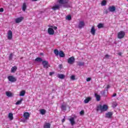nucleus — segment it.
<instances>
[{
    "label": "nucleus",
    "instance_id": "obj_44",
    "mask_svg": "<svg viewBox=\"0 0 128 128\" xmlns=\"http://www.w3.org/2000/svg\"><path fill=\"white\" fill-rule=\"evenodd\" d=\"M110 58V55H108V54L105 55L106 58Z\"/></svg>",
    "mask_w": 128,
    "mask_h": 128
},
{
    "label": "nucleus",
    "instance_id": "obj_35",
    "mask_svg": "<svg viewBox=\"0 0 128 128\" xmlns=\"http://www.w3.org/2000/svg\"><path fill=\"white\" fill-rule=\"evenodd\" d=\"M66 20H72V16L70 15H68L66 17Z\"/></svg>",
    "mask_w": 128,
    "mask_h": 128
},
{
    "label": "nucleus",
    "instance_id": "obj_29",
    "mask_svg": "<svg viewBox=\"0 0 128 128\" xmlns=\"http://www.w3.org/2000/svg\"><path fill=\"white\" fill-rule=\"evenodd\" d=\"M54 54H55L56 56H58L60 54V52H58V49H55L54 50Z\"/></svg>",
    "mask_w": 128,
    "mask_h": 128
},
{
    "label": "nucleus",
    "instance_id": "obj_41",
    "mask_svg": "<svg viewBox=\"0 0 128 128\" xmlns=\"http://www.w3.org/2000/svg\"><path fill=\"white\" fill-rule=\"evenodd\" d=\"M50 28H53L54 30H58V27L56 26H50Z\"/></svg>",
    "mask_w": 128,
    "mask_h": 128
},
{
    "label": "nucleus",
    "instance_id": "obj_5",
    "mask_svg": "<svg viewBox=\"0 0 128 128\" xmlns=\"http://www.w3.org/2000/svg\"><path fill=\"white\" fill-rule=\"evenodd\" d=\"M60 8H62V4H56L52 6V10H60Z\"/></svg>",
    "mask_w": 128,
    "mask_h": 128
},
{
    "label": "nucleus",
    "instance_id": "obj_33",
    "mask_svg": "<svg viewBox=\"0 0 128 128\" xmlns=\"http://www.w3.org/2000/svg\"><path fill=\"white\" fill-rule=\"evenodd\" d=\"M40 114H45L46 110H44V109L40 110Z\"/></svg>",
    "mask_w": 128,
    "mask_h": 128
},
{
    "label": "nucleus",
    "instance_id": "obj_32",
    "mask_svg": "<svg viewBox=\"0 0 128 128\" xmlns=\"http://www.w3.org/2000/svg\"><path fill=\"white\" fill-rule=\"evenodd\" d=\"M78 66H84V62H78Z\"/></svg>",
    "mask_w": 128,
    "mask_h": 128
},
{
    "label": "nucleus",
    "instance_id": "obj_18",
    "mask_svg": "<svg viewBox=\"0 0 128 128\" xmlns=\"http://www.w3.org/2000/svg\"><path fill=\"white\" fill-rule=\"evenodd\" d=\"M90 32L92 34V36H94V34H96V29H94V26H92V28Z\"/></svg>",
    "mask_w": 128,
    "mask_h": 128
},
{
    "label": "nucleus",
    "instance_id": "obj_31",
    "mask_svg": "<svg viewBox=\"0 0 128 128\" xmlns=\"http://www.w3.org/2000/svg\"><path fill=\"white\" fill-rule=\"evenodd\" d=\"M24 99H22V98H21L20 100H18L16 103V106L18 105V104H22V102Z\"/></svg>",
    "mask_w": 128,
    "mask_h": 128
},
{
    "label": "nucleus",
    "instance_id": "obj_24",
    "mask_svg": "<svg viewBox=\"0 0 128 128\" xmlns=\"http://www.w3.org/2000/svg\"><path fill=\"white\" fill-rule=\"evenodd\" d=\"M26 4L24 3L22 7V10H23V12H26Z\"/></svg>",
    "mask_w": 128,
    "mask_h": 128
},
{
    "label": "nucleus",
    "instance_id": "obj_8",
    "mask_svg": "<svg viewBox=\"0 0 128 128\" xmlns=\"http://www.w3.org/2000/svg\"><path fill=\"white\" fill-rule=\"evenodd\" d=\"M48 34L50 36H53V34H54V30L52 28H48Z\"/></svg>",
    "mask_w": 128,
    "mask_h": 128
},
{
    "label": "nucleus",
    "instance_id": "obj_28",
    "mask_svg": "<svg viewBox=\"0 0 128 128\" xmlns=\"http://www.w3.org/2000/svg\"><path fill=\"white\" fill-rule=\"evenodd\" d=\"M62 110H66V106L64 104H62L61 106Z\"/></svg>",
    "mask_w": 128,
    "mask_h": 128
},
{
    "label": "nucleus",
    "instance_id": "obj_27",
    "mask_svg": "<svg viewBox=\"0 0 128 128\" xmlns=\"http://www.w3.org/2000/svg\"><path fill=\"white\" fill-rule=\"evenodd\" d=\"M35 62H42V59L40 58H37L35 59Z\"/></svg>",
    "mask_w": 128,
    "mask_h": 128
},
{
    "label": "nucleus",
    "instance_id": "obj_10",
    "mask_svg": "<svg viewBox=\"0 0 128 128\" xmlns=\"http://www.w3.org/2000/svg\"><path fill=\"white\" fill-rule=\"evenodd\" d=\"M6 94L8 98H12L14 96V94L10 92L7 91L6 92Z\"/></svg>",
    "mask_w": 128,
    "mask_h": 128
},
{
    "label": "nucleus",
    "instance_id": "obj_2",
    "mask_svg": "<svg viewBox=\"0 0 128 128\" xmlns=\"http://www.w3.org/2000/svg\"><path fill=\"white\" fill-rule=\"evenodd\" d=\"M126 34V32L124 31H120L118 32V38L121 40V38H124V36Z\"/></svg>",
    "mask_w": 128,
    "mask_h": 128
},
{
    "label": "nucleus",
    "instance_id": "obj_20",
    "mask_svg": "<svg viewBox=\"0 0 128 128\" xmlns=\"http://www.w3.org/2000/svg\"><path fill=\"white\" fill-rule=\"evenodd\" d=\"M44 128H50V124L46 122L44 126Z\"/></svg>",
    "mask_w": 128,
    "mask_h": 128
},
{
    "label": "nucleus",
    "instance_id": "obj_14",
    "mask_svg": "<svg viewBox=\"0 0 128 128\" xmlns=\"http://www.w3.org/2000/svg\"><path fill=\"white\" fill-rule=\"evenodd\" d=\"M78 26L79 28H84V22L83 21H80L79 22Z\"/></svg>",
    "mask_w": 128,
    "mask_h": 128
},
{
    "label": "nucleus",
    "instance_id": "obj_11",
    "mask_svg": "<svg viewBox=\"0 0 128 128\" xmlns=\"http://www.w3.org/2000/svg\"><path fill=\"white\" fill-rule=\"evenodd\" d=\"M24 20V17H20L16 19L15 22L16 24H20Z\"/></svg>",
    "mask_w": 128,
    "mask_h": 128
},
{
    "label": "nucleus",
    "instance_id": "obj_13",
    "mask_svg": "<svg viewBox=\"0 0 128 128\" xmlns=\"http://www.w3.org/2000/svg\"><path fill=\"white\" fill-rule=\"evenodd\" d=\"M112 112H108L106 114V118H110L112 116Z\"/></svg>",
    "mask_w": 128,
    "mask_h": 128
},
{
    "label": "nucleus",
    "instance_id": "obj_12",
    "mask_svg": "<svg viewBox=\"0 0 128 128\" xmlns=\"http://www.w3.org/2000/svg\"><path fill=\"white\" fill-rule=\"evenodd\" d=\"M62 4V7L64 8H70V6L68 4V2H66L64 1V4Z\"/></svg>",
    "mask_w": 128,
    "mask_h": 128
},
{
    "label": "nucleus",
    "instance_id": "obj_17",
    "mask_svg": "<svg viewBox=\"0 0 128 128\" xmlns=\"http://www.w3.org/2000/svg\"><path fill=\"white\" fill-rule=\"evenodd\" d=\"M90 100H92V98L90 97H88L86 98L84 102V104H88Z\"/></svg>",
    "mask_w": 128,
    "mask_h": 128
},
{
    "label": "nucleus",
    "instance_id": "obj_52",
    "mask_svg": "<svg viewBox=\"0 0 128 128\" xmlns=\"http://www.w3.org/2000/svg\"><path fill=\"white\" fill-rule=\"evenodd\" d=\"M118 56H122V53L120 52H118Z\"/></svg>",
    "mask_w": 128,
    "mask_h": 128
},
{
    "label": "nucleus",
    "instance_id": "obj_42",
    "mask_svg": "<svg viewBox=\"0 0 128 128\" xmlns=\"http://www.w3.org/2000/svg\"><path fill=\"white\" fill-rule=\"evenodd\" d=\"M92 78H86V82H90Z\"/></svg>",
    "mask_w": 128,
    "mask_h": 128
},
{
    "label": "nucleus",
    "instance_id": "obj_7",
    "mask_svg": "<svg viewBox=\"0 0 128 128\" xmlns=\"http://www.w3.org/2000/svg\"><path fill=\"white\" fill-rule=\"evenodd\" d=\"M108 10L110 12H116V6H110Z\"/></svg>",
    "mask_w": 128,
    "mask_h": 128
},
{
    "label": "nucleus",
    "instance_id": "obj_50",
    "mask_svg": "<svg viewBox=\"0 0 128 128\" xmlns=\"http://www.w3.org/2000/svg\"><path fill=\"white\" fill-rule=\"evenodd\" d=\"M66 120L64 118H63L62 120V122H64Z\"/></svg>",
    "mask_w": 128,
    "mask_h": 128
},
{
    "label": "nucleus",
    "instance_id": "obj_15",
    "mask_svg": "<svg viewBox=\"0 0 128 128\" xmlns=\"http://www.w3.org/2000/svg\"><path fill=\"white\" fill-rule=\"evenodd\" d=\"M69 120L72 124V126H74L76 124V122H74V118H71L69 119Z\"/></svg>",
    "mask_w": 128,
    "mask_h": 128
},
{
    "label": "nucleus",
    "instance_id": "obj_30",
    "mask_svg": "<svg viewBox=\"0 0 128 128\" xmlns=\"http://www.w3.org/2000/svg\"><path fill=\"white\" fill-rule=\"evenodd\" d=\"M24 94H26V91L22 90L20 92V96H24Z\"/></svg>",
    "mask_w": 128,
    "mask_h": 128
},
{
    "label": "nucleus",
    "instance_id": "obj_4",
    "mask_svg": "<svg viewBox=\"0 0 128 128\" xmlns=\"http://www.w3.org/2000/svg\"><path fill=\"white\" fill-rule=\"evenodd\" d=\"M74 57L72 56L68 59V62L70 64H72L74 62Z\"/></svg>",
    "mask_w": 128,
    "mask_h": 128
},
{
    "label": "nucleus",
    "instance_id": "obj_51",
    "mask_svg": "<svg viewBox=\"0 0 128 128\" xmlns=\"http://www.w3.org/2000/svg\"><path fill=\"white\" fill-rule=\"evenodd\" d=\"M31 2H37L38 0H30Z\"/></svg>",
    "mask_w": 128,
    "mask_h": 128
},
{
    "label": "nucleus",
    "instance_id": "obj_39",
    "mask_svg": "<svg viewBox=\"0 0 128 128\" xmlns=\"http://www.w3.org/2000/svg\"><path fill=\"white\" fill-rule=\"evenodd\" d=\"M104 14H108V10L106 9H105L104 11Z\"/></svg>",
    "mask_w": 128,
    "mask_h": 128
},
{
    "label": "nucleus",
    "instance_id": "obj_3",
    "mask_svg": "<svg viewBox=\"0 0 128 128\" xmlns=\"http://www.w3.org/2000/svg\"><path fill=\"white\" fill-rule=\"evenodd\" d=\"M42 64L44 68H48V67L50 66V64H48V62L46 60H43L42 62Z\"/></svg>",
    "mask_w": 128,
    "mask_h": 128
},
{
    "label": "nucleus",
    "instance_id": "obj_46",
    "mask_svg": "<svg viewBox=\"0 0 128 128\" xmlns=\"http://www.w3.org/2000/svg\"><path fill=\"white\" fill-rule=\"evenodd\" d=\"M4 12V8H0V12Z\"/></svg>",
    "mask_w": 128,
    "mask_h": 128
},
{
    "label": "nucleus",
    "instance_id": "obj_45",
    "mask_svg": "<svg viewBox=\"0 0 128 128\" xmlns=\"http://www.w3.org/2000/svg\"><path fill=\"white\" fill-rule=\"evenodd\" d=\"M110 88V85H108L106 88V90L108 91V88Z\"/></svg>",
    "mask_w": 128,
    "mask_h": 128
},
{
    "label": "nucleus",
    "instance_id": "obj_22",
    "mask_svg": "<svg viewBox=\"0 0 128 128\" xmlns=\"http://www.w3.org/2000/svg\"><path fill=\"white\" fill-rule=\"evenodd\" d=\"M59 56L60 58H64V53L62 50L60 51Z\"/></svg>",
    "mask_w": 128,
    "mask_h": 128
},
{
    "label": "nucleus",
    "instance_id": "obj_9",
    "mask_svg": "<svg viewBox=\"0 0 128 128\" xmlns=\"http://www.w3.org/2000/svg\"><path fill=\"white\" fill-rule=\"evenodd\" d=\"M8 38L9 40H12V32L11 30H10L8 32Z\"/></svg>",
    "mask_w": 128,
    "mask_h": 128
},
{
    "label": "nucleus",
    "instance_id": "obj_38",
    "mask_svg": "<svg viewBox=\"0 0 128 128\" xmlns=\"http://www.w3.org/2000/svg\"><path fill=\"white\" fill-rule=\"evenodd\" d=\"M70 78L72 80H76V76L72 75L71 76Z\"/></svg>",
    "mask_w": 128,
    "mask_h": 128
},
{
    "label": "nucleus",
    "instance_id": "obj_1",
    "mask_svg": "<svg viewBox=\"0 0 128 128\" xmlns=\"http://www.w3.org/2000/svg\"><path fill=\"white\" fill-rule=\"evenodd\" d=\"M108 108V105L104 104L102 106V104H98L96 107V112L100 110L101 112H106Z\"/></svg>",
    "mask_w": 128,
    "mask_h": 128
},
{
    "label": "nucleus",
    "instance_id": "obj_26",
    "mask_svg": "<svg viewBox=\"0 0 128 128\" xmlns=\"http://www.w3.org/2000/svg\"><path fill=\"white\" fill-rule=\"evenodd\" d=\"M18 70V68L14 66L11 68V72H16V71Z\"/></svg>",
    "mask_w": 128,
    "mask_h": 128
},
{
    "label": "nucleus",
    "instance_id": "obj_37",
    "mask_svg": "<svg viewBox=\"0 0 128 128\" xmlns=\"http://www.w3.org/2000/svg\"><path fill=\"white\" fill-rule=\"evenodd\" d=\"M9 60H12V54L11 53L10 56H9Z\"/></svg>",
    "mask_w": 128,
    "mask_h": 128
},
{
    "label": "nucleus",
    "instance_id": "obj_54",
    "mask_svg": "<svg viewBox=\"0 0 128 128\" xmlns=\"http://www.w3.org/2000/svg\"><path fill=\"white\" fill-rule=\"evenodd\" d=\"M127 2H128V0H127Z\"/></svg>",
    "mask_w": 128,
    "mask_h": 128
},
{
    "label": "nucleus",
    "instance_id": "obj_36",
    "mask_svg": "<svg viewBox=\"0 0 128 128\" xmlns=\"http://www.w3.org/2000/svg\"><path fill=\"white\" fill-rule=\"evenodd\" d=\"M102 6H104L106 4V0H103L102 1L101 3Z\"/></svg>",
    "mask_w": 128,
    "mask_h": 128
},
{
    "label": "nucleus",
    "instance_id": "obj_34",
    "mask_svg": "<svg viewBox=\"0 0 128 128\" xmlns=\"http://www.w3.org/2000/svg\"><path fill=\"white\" fill-rule=\"evenodd\" d=\"M98 28H104V24H99L98 25Z\"/></svg>",
    "mask_w": 128,
    "mask_h": 128
},
{
    "label": "nucleus",
    "instance_id": "obj_49",
    "mask_svg": "<svg viewBox=\"0 0 128 128\" xmlns=\"http://www.w3.org/2000/svg\"><path fill=\"white\" fill-rule=\"evenodd\" d=\"M114 96H116V94H114L112 96V97L114 98Z\"/></svg>",
    "mask_w": 128,
    "mask_h": 128
},
{
    "label": "nucleus",
    "instance_id": "obj_47",
    "mask_svg": "<svg viewBox=\"0 0 128 128\" xmlns=\"http://www.w3.org/2000/svg\"><path fill=\"white\" fill-rule=\"evenodd\" d=\"M59 68H62V64H60L59 65Z\"/></svg>",
    "mask_w": 128,
    "mask_h": 128
},
{
    "label": "nucleus",
    "instance_id": "obj_43",
    "mask_svg": "<svg viewBox=\"0 0 128 128\" xmlns=\"http://www.w3.org/2000/svg\"><path fill=\"white\" fill-rule=\"evenodd\" d=\"M52 74H54V72H50L49 74V76H52Z\"/></svg>",
    "mask_w": 128,
    "mask_h": 128
},
{
    "label": "nucleus",
    "instance_id": "obj_53",
    "mask_svg": "<svg viewBox=\"0 0 128 128\" xmlns=\"http://www.w3.org/2000/svg\"><path fill=\"white\" fill-rule=\"evenodd\" d=\"M40 54H42V53H41Z\"/></svg>",
    "mask_w": 128,
    "mask_h": 128
},
{
    "label": "nucleus",
    "instance_id": "obj_25",
    "mask_svg": "<svg viewBox=\"0 0 128 128\" xmlns=\"http://www.w3.org/2000/svg\"><path fill=\"white\" fill-rule=\"evenodd\" d=\"M13 116H14V114H12V113H9L8 115V118H10L11 120H14Z\"/></svg>",
    "mask_w": 128,
    "mask_h": 128
},
{
    "label": "nucleus",
    "instance_id": "obj_21",
    "mask_svg": "<svg viewBox=\"0 0 128 128\" xmlns=\"http://www.w3.org/2000/svg\"><path fill=\"white\" fill-rule=\"evenodd\" d=\"M95 97L96 98V100L97 102H100V96L95 94Z\"/></svg>",
    "mask_w": 128,
    "mask_h": 128
},
{
    "label": "nucleus",
    "instance_id": "obj_19",
    "mask_svg": "<svg viewBox=\"0 0 128 128\" xmlns=\"http://www.w3.org/2000/svg\"><path fill=\"white\" fill-rule=\"evenodd\" d=\"M66 76L63 74H58V78H60L61 80H64V78Z\"/></svg>",
    "mask_w": 128,
    "mask_h": 128
},
{
    "label": "nucleus",
    "instance_id": "obj_6",
    "mask_svg": "<svg viewBox=\"0 0 128 128\" xmlns=\"http://www.w3.org/2000/svg\"><path fill=\"white\" fill-rule=\"evenodd\" d=\"M8 78L9 82H16V78L13 76H8Z\"/></svg>",
    "mask_w": 128,
    "mask_h": 128
},
{
    "label": "nucleus",
    "instance_id": "obj_16",
    "mask_svg": "<svg viewBox=\"0 0 128 128\" xmlns=\"http://www.w3.org/2000/svg\"><path fill=\"white\" fill-rule=\"evenodd\" d=\"M24 116L26 120H28V118H30V113L28 112H26L24 114Z\"/></svg>",
    "mask_w": 128,
    "mask_h": 128
},
{
    "label": "nucleus",
    "instance_id": "obj_40",
    "mask_svg": "<svg viewBox=\"0 0 128 128\" xmlns=\"http://www.w3.org/2000/svg\"><path fill=\"white\" fill-rule=\"evenodd\" d=\"M84 114V110H82V111L80 112V114L81 116H82Z\"/></svg>",
    "mask_w": 128,
    "mask_h": 128
},
{
    "label": "nucleus",
    "instance_id": "obj_23",
    "mask_svg": "<svg viewBox=\"0 0 128 128\" xmlns=\"http://www.w3.org/2000/svg\"><path fill=\"white\" fill-rule=\"evenodd\" d=\"M100 94L102 96H104V97L108 96L106 93V90H104V91H102L100 92Z\"/></svg>",
    "mask_w": 128,
    "mask_h": 128
},
{
    "label": "nucleus",
    "instance_id": "obj_48",
    "mask_svg": "<svg viewBox=\"0 0 128 128\" xmlns=\"http://www.w3.org/2000/svg\"><path fill=\"white\" fill-rule=\"evenodd\" d=\"M114 104V108H116V106H118V104H116V103H114L113 104Z\"/></svg>",
    "mask_w": 128,
    "mask_h": 128
}]
</instances>
